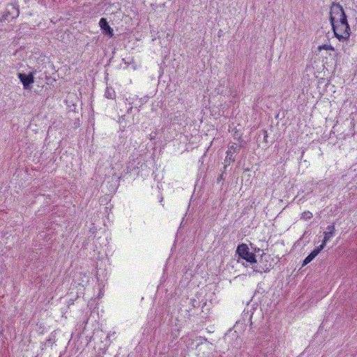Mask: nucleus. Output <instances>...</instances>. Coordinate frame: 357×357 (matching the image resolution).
Instances as JSON below:
<instances>
[{"instance_id":"obj_7","label":"nucleus","mask_w":357,"mask_h":357,"mask_svg":"<svg viewBox=\"0 0 357 357\" xmlns=\"http://www.w3.org/2000/svg\"><path fill=\"white\" fill-rule=\"evenodd\" d=\"M99 25L102 30V32L109 38H112L114 35L113 29L109 25V23L106 18L102 17L99 21Z\"/></svg>"},{"instance_id":"obj_6","label":"nucleus","mask_w":357,"mask_h":357,"mask_svg":"<svg viewBox=\"0 0 357 357\" xmlns=\"http://www.w3.org/2000/svg\"><path fill=\"white\" fill-rule=\"evenodd\" d=\"M19 13V9L15 8L14 6H11V9L6 8L0 17V22H3L8 20L10 17L11 19L16 18L18 17Z\"/></svg>"},{"instance_id":"obj_3","label":"nucleus","mask_w":357,"mask_h":357,"mask_svg":"<svg viewBox=\"0 0 357 357\" xmlns=\"http://www.w3.org/2000/svg\"><path fill=\"white\" fill-rule=\"evenodd\" d=\"M269 257V255L264 254L261 256L259 261L255 259V262L250 263V264L252 265L253 271L260 273L268 272L272 266L271 263L268 262L267 260V258Z\"/></svg>"},{"instance_id":"obj_18","label":"nucleus","mask_w":357,"mask_h":357,"mask_svg":"<svg viewBox=\"0 0 357 357\" xmlns=\"http://www.w3.org/2000/svg\"><path fill=\"white\" fill-rule=\"evenodd\" d=\"M77 331H77V335H79V334H81L82 333H83V332H84V330H82H82H81V329H79V328H77Z\"/></svg>"},{"instance_id":"obj_8","label":"nucleus","mask_w":357,"mask_h":357,"mask_svg":"<svg viewBox=\"0 0 357 357\" xmlns=\"http://www.w3.org/2000/svg\"><path fill=\"white\" fill-rule=\"evenodd\" d=\"M323 250V246H319L318 248L314 249L309 255L304 259L303 266H305L310 262H311Z\"/></svg>"},{"instance_id":"obj_11","label":"nucleus","mask_w":357,"mask_h":357,"mask_svg":"<svg viewBox=\"0 0 357 357\" xmlns=\"http://www.w3.org/2000/svg\"><path fill=\"white\" fill-rule=\"evenodd\" d=\"M333 236H334V234H332L331 232L325 231L324 240L322 241L321 245H320L319 246H323V249H324L326 244L327 243V242L331 241V239L333 237Z\"/></svg>"},{"instance_id":"obj_10","label":"nucleus","mask_w":357,"mask_h":357,"mask_svg":"<svg viewBox=\"0 0 357 357\" xmlns=\"http://www.w3.org/2000/svg\"><path fill=\"white\" fill-rule=\"evenodd\" d=\"M104 96L107 99L114 100L116 98V92L112 87L107 86Z\"/></svg>"},{"instance_id":"obj_20","label":"nucleus","mask_w":357,"mask_h":357,"mask_svg":"<svg viewBox=\"0 0 357 357\" xmlns=\"http://www.w3.org/2000/svg\"><path fill=\"white\" fill-rule=\"evenodd\" d=\"M264 264H266V260L265 259L263 260V262H262L261 265H264Z\"/></svg>"},{"instance_id":"obj_1","label":"nucleus","mask_w":357,"mask_h":357,"mask_svg":"<svg viewBox=\"0 0 357 357\" xmlns=\"http://www.w3.org/2000/svg\"><path fill=\"white\" fill-rule=\"evenodd\" d=\"M331 24L336 38L340 40L349 39L351 29L347 20Z\"/></svg>"},{"instance_id":"obj_17","label":"nucleus","mask_w":357,"mask_h":357,"mask_svg":"<svg viewBox=\"0 0 357 357\" xmlns=\"http://www.w3.org/2000/svg\"><path fill=\"white\" fill-rule=\"evenodd\" d=\"M133 107H130V108H128V111H127V113L128 114H130L132 112V110Z\"/></svg>"},{"instance_id":"obj_12","label":"nucleus","mask_w":357,"mask_h":357,"mask_svg":"<svg viewBox=\"0 0 357 357\" xmlns=\"http://www.w3.org/2000/svg\"><path fill=\"white\" fill-rule=\"evenodd\" d=\"M312 218V213L309 211H304L301 214V219L307 220L311 219Z\"/></svg>"},{"instance_id":"obj_14","label":"nucleus","mask_w":357,"mask_h":357,"mask_svg":"<svg viewBox=\"0 0 357 357\" xmlns=\"http://www.w3.org/2000/svg\"><path fill=\"white\" fill-rule=\"evenodd\" d=\"M318 50L319 51L322 50H334V48L331 45H322L318 47Z\"/></svg>"},{"instance_id":"obj_4","label":"nucleus","mask_w":357,"mask_h":357,"mask_svg":"<svg viewBox=\"0 0 357 357\" xmlns=\"http://www.w3.org/2000/svg\"><path fill=\"white\" fill-rule=\"evenodd\" d=\"M236 254L238 255L239 258L245 260L249 264L255 262V255L250 252L249 248L245 243H241L238 245Z\"/></svg>"},{"instance_id":"obj_9","label":"nucleus","mask_w":357,"mask_h":357,"mask_svg":"<svg viewBox=\"0 0 357 357\" xmlns=\"http://www.w3.org/2000/svg\"><path fill=\"white\" fill-rule=\"evenodd\" d=\"M246 328V326L245 324L242 322H236L234 325L233 330L234 333H244ZM232 329L229 330L228 333H230Z\"/></svg>"},{"instance_id":"obj_13","label":"nucleus","mask_w":357,"mask_h":357,"mask_svg":"<svg viewBox=\"0 0 357 357\" xmlns=\"http://www.w3.org/2000/svg\"><path fill=\"white\" fill-rule=\"evenodd\" d=\"M237 146H235L234 145H231L229 147L227 151V156L229 155H232L233 153H234L235 152H236L237 151Z\"/></svg>"},{"instance_id":"obj_16","label":"nucleus","mask_w":357,"mask_h":357,"mask_svg":"<svg viewBox=\"0 0 357 357\" xmlns=\"http://www.w3.org/2000/svg\"><path fill=\"white\" fill-rule=\"evenodd\" d=\"M108 337H109V336H103L104 340H101V341H102V342H106V344H107V342H109Z\"/></svg>"},{"instance_id":"obj_2","label":"nucleus","mask_w":357,"mask_h":357,"mask_svg":"<svg viewBox=\"0 0 357 357\" xmlns=\"http://www.w3.org/2000/svg\"><path fill=\"white\" fill-rule=\"evenodd\" d=\"M347 20V17L342 6L339 3H333L330 8V22H340Z\"/></svg>"},{"instance_id":"obj_15","label":"nucleus","mask_w":357,"mask_h":357,"mask_svg":"<svg viewBox=\"0 0 357 357\" xmlns=\"http://www.w3.org/2000/svg\"><path fill=\"white\" fill-rule=\"evenodd\" d=\"M335 225H328L326 227V231L331 232L332 234H335Z\"/></svg>"},{"instance_id":"obj_19","label":"nucleus","mask_w":357,"mask_h":357,"mask_svg":"<svg viewBox=\"0 0 357 357\" xmlns=\"http://www.w3.org/2000/svg\"><path fill=\"white\" fill-rule=\"evenodd\" d=\"M86 324H87V321H85L84 320V321H83V322H82V325H84V326H86Z\"/></svg>"},{"instance_id":"obj_5","label":"nucleus","mask_w":357,"mask_h":357,"mask_svg":"<svg viewBox=\"0 0 357 357\" xmlns=\"http://www.w3.org/2000/svg\"><path fill=\"white\" fill-rule=\"evenodd\" d=\"M17 76L20 82L22 83L24 88L25 89H30L31 84H32L34 82L33 73H30L28 75L19 73L17 74Z\"/></svg>"}]
</instances>
